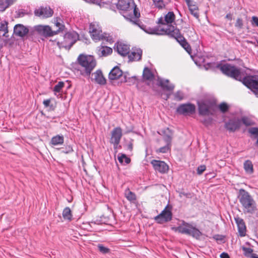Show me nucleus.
Segmentation results:
<instances>
[{
    "mask_svg": "<svg viewBox=\"0 0 258 258\" xmlns=\"http://www.w3.org/2000/svg\"><path fill=\"white\" fill-rule=\"evenodd\" d=\"M148 33L151 34L159 35H168L176 39L181 46L190 54L191 48L185 38L180 34L179 30L173 26H170L168 28H161L160 27L149 29Z\"/></svg>",
    "mask_w": 258,
    "mask_h": 258,
    "instance_id": "obj_1",
    "label": "nucleus"
},
{
    "mask_svg": "<svg viewBox=\"0 0 258 258\" xmlns=\"http://www.w3.org/2000/svg\"><path fill=\"white\" fill-rule=\"evenodd\" d=\"M78 61L87 75H90L96 65V60L92 55H80Z\"/></svg>",
    "mask_w": 258,
    "mask_h": 258,
    "instance_id": "obj_2",
    "label": "nucleus"
},
{
    "mask_svg": "<svg viewBox=\"0 0 258 258\" xmlns=\"http://www.w3.org/2000/svg\"><path fill=\"white\" fill-rule=\"evenodd\" d=\"M240 203L247 213H252L256 209L255 203L249 193L244 190L240 191Z\"/></svg>",
    "mask_w": 258,
    "mask_h": 258,
    "instance_id": "obj_3",
    "label": "nucleus"
},
{
    "mask_svg": "<svg viewBox=\"0 0 258 258\" xmlns=\"http://www.w3.org/2000/svg\"><path fill=\"white\" fill-rule=\"evenodd\" d=\"M216 107L213 101L206 100L198 103L199 112L201 115H213Z\"/></svg>",
    "mask_w": 258,
    "mask_h": 258,
    "instance_id": "obj_4",
    "label": "nucleus"
},
{
    "mask_svg": "<svg viewBox=\"0 0 258 258\" xmlns=\"http://www.w3.org/2000/svg\"><path fill=\"white\" fill-rule=\"evenodd\" d=\"M89 33L93 40L98 41L102 40H108L106 35L103 33L102 28L98 23L93 22L90 24Z\"/></svg>",
    "mask_w": 258,
    "mask_h": 258,
    "instance_id": "obj_5",
    "label": "nucleus"
},
{
    "mask_svg": "<svg viewBox=\"0 0 258 258\" xmlns=\"http://www.w3.org/2000/svg\"><path fill=\"white\" fill-rule=\"evenodd\" d=\"M79 35L75 32L67 33L63 37V40L57 42V45L60 48H64L70 49L78 39Z\"/></svg>",
    "mask_w": 258,
    "mask_h": 258,
    "instance_id": "obj_6",
    "label": "nucleus"
},
{
    "mask_svg": "<svg viewBox=\"0 0 258 258\" xmlns=\"http://www.w3.org/2000/svg\"><path fill=\"white\" fill-rule=\"evenodd\" d=\"M220 70L224 74L238 81H241L243 79L240 70L234 66L226 64L221 66Z\"/></svg>",
    "mask_w": 258,
    "mask_h": 258,
    "instance_id": "obj_7",
    "label": "nucleus"
},
{
    "mask_svg": "<svg viewBox=\"0 0 258 258\" xmlns=\"http://www.w3.org/2000/svg\"><path fill=\"white\" fill-rule=\"evenodd\" d=\"M242 83L258 95V76H247L243 78Z\"/></svg>",
    "mask_w": 258,
    "mask_h": 258,
    "instance_id": "obj_8",
    "label": "nucleus"
},
{
    "mask_svg": "<svg viewBox=\"0 0 258 258\" xmlns=\"http://www.w3.org/2000/svg\"><path fill=\"white\" fill-rule=\"evenodd\" d=\"M172 217L171 208L167 205L160 214L154 217V220L157 223L163 224L171 221Z\"/></svg>",
    "mask_w": 258,
    "mask_h": 258,
    "instance_id": "obj_9",
    "label": "nucleus"
},
{
    "mask_svg": "<svg viewBox=\"0 0 258 258\" xmlns=\"http://www.w3.org/2000/svg\"><path fill=\"white\" fill-rule=\"evenodd\" d=\"M122 136V130L119 126L114 128L111 132L110 142L113 145L114 149H117Z\"/></svg>",
    "mask_w": 258,
    "mask_h": 258,
    "instance_id": "obj_10",
    "label": "nucleus"
},
{
    "mask_svg": "<svg viewBox=\"0 0 258 258\" xmlns=\"http://www.w3.org/2000/svg\"><path fill=\"white\" fill-rule=\"evenodd\" d=\"M34 14L36 17L41 19H46L51 17L53 11L50 7H41L35 9Z\"/></svg>",
    "mask_w": 258,
    "mask_h": 258,
    "instance_id": "obj_11",
    "label": "nucleus"
},
{
    "mask_svg": "<svg viewBox=\"0 0 258 258\" xmlns=\"http://www.w3.org/2000/svg\"><path fill=\"white\" fill-rule=\"evenodd\" d=\"M175 20V15L173 12H169L166 14L164 17L160 18L157 22L158 24H161L163 25H167L166 28H168L170 26H172L171 24L174 22ZM156 27V28L158 27ZM161 28H165V27H161Z\"/></svg>",
    "mask_w": 258,
    "mask_h": 258,
    "instance_id": "obj_12",
    "label": "nucleus"
},
{
    "mask_svg": "<svg viewBox=\"0 0 258 258\" xmlns=\"http://www.w3.org/2000/svg\"><path fill=\"white\" fill-rule=\"evenodd\" d=\"M35 30L40 35L44 37H51L56 35L50 27L47 25H37L34 27Z\"/></svg>",
    "mask_w": 258,
    "mask_h": 258,
    "instance_id": "obj_13",
    "label": "nucleus"
},
{
    "mask_svg": "<svg viewBox=\"0 0 258 258\" xmlns=\"http://www.w3.org/2000/svg\"><path fill=\"white\" fill-rule=\"evenodd\" d=\"M195 110V105L190 103L181 104L177 108L178 113L185 115L193 114Z\"/></svg>",
    "mask_w": 258,
    "mask_h": 258,
    "instance_id": "obj_14",
    "label": "nucleus"
},
{
    "mask_svg": "<svg viewBox=\"0 0 258 258\" xmlns=\"http://www.w3.org/2000/svg\"><path fill=\"white\" fill-rule=\"evenodd\" d=\"M117 9L122 11H130L135 7L134 0H119L116 4Z\"/></svg>",
    "mask_w": 258,
    "mask_h": 258,
    "instance_id": "obj_15",
    "label": "nucleus"
},
{
    "mask_svg": "<svg viewBox=\"0 0 258 258\" xmlns=\"http://www.w3.org/2000/svg\"><path fill=\"white\" fill-rule=\"evenodd\" d=\"M151 163L154 169L160 173H165L168 171V165L164 161L153 160Z\"/></svg>",
    "mask_w": 258,
    "mask_h": 258,
    "instance_id": "obj_16",
    "label": "nucleus"
},
{
    "mask_svg": "<svg viewBox=\"0 0 258 258\" xmlns=\"http://www.w3.org/2000/svg\"><path fill=\"white\" fill-rule=\"evenodd\" d=\"M241 125V121L239 119H231L225 124V128L230 132H234L239 129Z\"/></svg>",
    "mask_w": 258,
    "mask_h": 258,
    "instance_id": "obj_17",
    "label": "nucleus"
},
{
    "mask_svg": "<svg viewBox=\"0 0 258 258\" xmlns=\"http://www.w3.org/2000/svg\"><path fill=\"white\" fill-rule=\"evenodd\" d=\"M116 49L117 52L122 56L128 54L130 51V46L122 42H117L116 43Z\"/></svg>",
    "mask_w": 258,
    "mask_h": 258,
    "instance_id": "obj_18",
    "label": "nucleus"
},
{
    "mask_svg": "<svg viewBox=\"0 0 258 258\" xmlns=\"http://www.w3.org/2000/svg\"><path fill=\"white\" fill-rule=\"evenodd\" d=\"M29 32V29L22 24H17L14 28V34L20 37L25 36Z\"/></svg>",
    "mask_w": 258,
    "mask_h": 258,
    "instance_id": "obj_19",
    "label": "nucleus"
},
{
    "mask_svg": "<svg viewBox=\"0 0 258 258\" xmlns=\"http://www.w3.org/2000/svg\"><path fill=\"white\" fill-rule=\"evenodd\" d=\"M235 219L237 225L239 236L241 237L244 236L246 234V228L243 220L238 217Z\"/></svg>",
    "mask_w": 258,
    "mask_h": 258,
    "instance_id": "obj_20",
    "label": "nucleus"
},
{
    "mask_svg": "<svg viewBox=\"0 0 258 258\" xmlns=\"http://www.w3.org/2000/svg\"><path fill=\"white\" fill-rule=\"evenodd\" d=\"M122 75V72L118 67H115L110 72L108 78L111 80L118 79Z\"/></svg>",
    "mask_w": 258,
    "mask_h": 258,
    "instance_id": "obj_21",
    "label": "nucleus"
},
{
    "mask_svg": "<svg viewBox=\"0 0 258 258\" xmlns=\"http://www.w3.org/2000/svg\"><path fill=\"white\" fill-rule=\"evenodd\" d=\"M142 50L139 48L133 50L129 55L128 58L131 61H138L141 59Z\"/></svg>",
    "mask_w": 258,
    "mask_h": 258,
    "instance_id": "obj_22",
    "label": "nucleus"
},
{
    "mask_svg": "<svg viewBox=\"0 0 258 258\" xmlns=\"http://www.w3.org/2000/svg\"><path fill=\"white\" fill-rule=\"evenodd\" d=\"M159 85L163 90L169 92L172 91L174 88V86L167 79L160 80Z\"/></svg>",
    "mask_w": 258,
    "mask_h": 258,
    "instance_id": "obj_23",
    "label": "nucleus"
},
{
    "mask_svg": "<svg viewBox=\"0 0 258 258\" xmlns=\"http://www.w3.org/2000/svg\"><path fill=\"white\" fill-rule=\"evenodd\" d=\"M95 82L100 85L106 84V79L104 77L102 72L100 70L96 71L93 75Z\"/></svg>",
    "mask_w": 258,
    "mask_h": 258,
    "instance_id": "obj_24",
    "label": "nucleus"
},
{
    "mask_svg": "<svg viewBox=\"0 0 258 258\" xmlns=\"http://www.w3.org/2000/svg\"><path fill=\"white\" fill-rule=\"evenodd\" d=\"M154 79V75L151 70L146 67L144 69L143 72V80L144 81H152Z\"/></svg>",
    "mask_w": 258,
    "mask_h": 258,
    "instance_id": "obj_25",
    "label": "nucleus"
},
{
    "mask_svg": "<svg viewBox=\"0 0 258 258\" xmlns=\"http://www.w3.org/2000/svg\"><path fill=\"white\" fill-rule=\"evenodd\" d=\"M162 133L166 143L168 145L171 144L173 135L172 131L167 127L162 130Z\"/></svg>",
    "mask_w": 258,
    "mask_h": 258,
    "instance_id": "obj_26",
    "label": "nucleus"
},
{
    "mask_svg": "<svg viewBox=\"0 0 258 258\" xmlns=\"http://www.w3.org/2000/svg\"><path fill=\"white\" fill-rule=\"evenodd\" d=\"M243 168L245 172L247 174H251L254 172L253 164L249 160H247L244 162Z\"/></svg>",
    "mask_w": 258,
    "mask_h": 258,
    "instance_id": "obj_27",
    "label": "nucleus"
},
{
    "mask_svg": "<svg viewBox=\"0 0 258 258\" xmlns=\"http://www.w3.org/2000/svg\"><path fill=\"white\" fill-rule=\"evenodd\" d=\"M63 142V137L62 136L56 135L51 138L50 144L53 146H57L62 145Z\"/></svg>",
    "mask_w": 258,
    "mask_h": 258,
    "instance_id": "obj_28",
    "label": "nucleus"
},
{
    "mask_svg": "<svg viewBox=\"0 0 258 258\" xmlns=\"http://www.w3.org/2000/svg\"><path fill=\"white\" fill-rule=\"evenodd\" d=\"M187 5L191 14L195 18L197 19L199 18V13L198 6L196 5L192 4V2L190 4H187Z\"/></svg>",
    "mask_w": 258,
    "mask_h": 258,
    "instance_id": "obj_29",
    "label": "nucleus"
},
{
    "mask_svg": "<svg viewBox=\"0 0 258 258\" xmlns=\"http://www.w3.org/2000/svg\"><path fill=\"white\" fill-rule=\"evenodd\" d=\"M62 217L64 220H68L69 221H72L73 218V215L72 211L69 207L65 208L62 211Z\"/></svg>",
    "mask_w": 258,
    "mask_h": 258,
    "instance_id": "obj_30",
    "label": "nucleus"
},
{
    "mask_svg": "<svg viewBox=\"0 0 258 258\" xmlns=\"http://www.w3.org/2000/svg\"><path fill=\"white\" fill-rule=\"evenodd\" d=\"M99 52L101 56H106L112 53V49L108 46H101L99 49Z\"/></svg>",
    "mask_w": 258,
    "mask_h": 258,
    "instance_id": "obj_31",
    "label": "nucleus"
},
{
    "mask_svg": "<svg viewBox=\"0 0 258 258\" xmlns=\"http://www.w3.org/2000/svg\"><path fill=\"white\" fill-rule=\"evenodd\" d=\"M191 226V225L188 224H184L181 226H178L177 228V230L180 233L188 234L189 232Z\"/></svg>",
    "mask_w": 258,
    "mask_h": 258,
    "instance_id": "obj_32",
    "label": "nucleus"
},
{
    "mask_svg": "<svg viewBox=\"0 0 258 258\" xmlns=\"http://www.w3.org/2000/svg\"><path fill=\"white\" fill-rule=\"evenodd\" d=\"M124 195L125 198L130 202H133L136 200L135 194L131 191L129 188L125 189Z\"/></svg>",
    "mask_w": 258,
    "mask_h": 258,
    "instance_id": "obj_33",
    "label": "nucleus"
},
{
    "mask_svg": "<svg viewBox=\"0 0 258 258\" xmlns=\"http://www.w3.org/2000/svg\"><path fill=\"white\" fill-rule=\"evenodd\" d=\"M188 235H191L193 237L198 238L201 235V232L197 229H196L195 227H193L192 226H191V228L190 229L189 232L188 234Z\"/></svg>",
    "mask_w": 258,
    "mask_h": 258,
    "instance_id": "obj_34",
    "label": "nucleus"
},
{
    "mask_svg": "<svg viewBox=\"0 0 258 258\" xmlns=\"http://www.w3.org/2000/svg\"><path fill=\"white\" fill-rule=\"evenodd\" d=\"M188 235H191L193 237L198 238L201 235V232L197 229H196L195 227H193L192 226H191V228L190 229L189 232L188 234Z\"/></svg>",
    "mask_w": 258,
    "mask_h": 258,
    "instance_id": "obj_35",
    "label": "nucleus"
},
{
    "mask_svg": "<svg viewBox=\"0 0 258 258\" xmlns=\"http://www.w3.org/2000/svg\"><path fill=\"white\" fill-rule=\"evenodd\" d=\"M155 7L158 9L161 10L165 7V4L163 0H153Z\"/></svg>",
    "mask_w": 258,
    "mask_h": 258,
    "instance_id": "obj_36",
    "label": "nucleus"
},
{
    "mask_svg": "<svg viewBox=\"0 0 258 258\" xmlns=\"http://www.w3.org/2000/svg\"><path fill=\"white\" fill-rule=\"evenodd\" d=\"M118 160L121 164H123L124 162L127 164L131 162V159L123 154L118 157Z\"/></svg>",
    "mask_w": 258,
    "mask_h": 258,
    "instance_id": "obj_37",
    "label": "nucleus"
},
{
    "mask_svg": "<svg viewBox=\"0 0 258 258\" xmlns=\"http://www.w3.org/2000/svg\"><path fill=\"white\" fill-rule=\"evenodd\" d=\"M54 26L56 27V29L53 31L56 32V34L62 31L64 28V26L59 22H58L57 19H56Z\"/></svg>",
    "mask_w": 258,
    "mask_h": 258,
    "instance_id": "obj_38",
    "label": "nucleus"
},
{
    "mask_svg": "<svg viewBox=\"0 0 258 258\" xmlns=\"http://www.w3.org/2000/svg\"><path fill=\"white\" fill-rule=\"evenodd\" d=\"M171 144L168 145L166 143V146L161 147L156 150L157 153H165L168 152L171 148Z\"/></svg>",
    "mask_w": 258,
    "mask_h": 258,
    "instance_id": "obj_39",
    "label": "nucleus"
},
{
    "mask_svg": "<svg viewBox=\"0 0 258 258\" xmlns=\"http://www.w3.org/2000/svg\"><path fill=\"white\" fill-rule=\"evenodd\" d=\"M219 109L222 113H225L228 111L229 108V105L225 102H222L219 105Z\"/></svg>",
    "mask_w": 258,
    "mask_h": 258,
    "instance_id": "obj_40",
    "label": "nucleus"
},
{
    "mask_svg": "<svg viewBox=\"0 0 258 258\" xmlns=\"http://www.w3.org/2000/svg\"><path fill=\"white\" fill-rule=\"evenodd\" d=\"M244 254L247 257H251L253 254V249L250 247H242Z\"/></svg>",
    "mask_w": 258,
    "mask_h": 258,
    "instance_id": "obj_41",
    "label": "nucleus"
},
{
    "mask_svg": "<svg viewBox=\"0 0 258 258\" xmlns=\"http://www.w3.org/2000/svg\"><path fill=\"white\" fill-rule=\"evenodd\" d=\"M51 99H46L43 101V104L45 107H49L50 110H54L56 106L53 104H50Z\"/></svg>",
    "mask_w": 258,
    "mask_h": 258,
    "instance_id": "obj_42",
    "label": "nucleus"
},
{
    "mask_svg": "<svg viewBox=\"0 0 258 258\" xmlns=\"http://www.w3.org/2000/svg\"><path fill=\"white\" fill-rule=\"evenodd\" d=\"M241 121H242V123L245 126H251V125H252L254 124V122L247 117H243L241 118Z\"/></svg>",
    "mask_w": 258,
    "mask_h": 258,
    "instance_id": "obj_43",
    "label": "nucleus"
},
{
    "mask_svg": "<svg viewBox=\"0 0 258 258\" xmlns=\"http://www.w3.org/2000/svg\"><path fill=\"white\" fill-rule=\"evenodd\" d=\"M64 84L63 82H59L53 88V91L59 93L64 87Z\"/></svg>",
    "mask_w": 258,
    "mask_h": 258,
    "instance_id": "obj_44",
    "label": "nucleus"
},
{
    "mask_svg": "<svg viewBox=\"0 0 258 258\" xmlns=\"http://www.w3.org/2000/svg\"><path fill=\"white\" fill-rule=\"evenodd\" d=\"M99 251L103 254L107 253L110 252V249L104 246L102 244H98L97 246Z\"/></svg>",
    "mask_w": 258,
    "mask_h": 258,
    "instance_id": "obj_45",
    "label": "nucleus"
},
{
    "mask_svg": "<svg viewBox=\"0 0 258 258\" xmlns=\"http://www.w3.org/2000/svg\"><path fill=\"white\" fill-rule=\"evenodd\" d=\"M243 26V21L242 18H238L235 24V27L238 29L242 28Z\"/></svg>",
    "mask_w": 258,
    "mask_h": 258,
    "instance_id": "obj_46",
    "label": "nucleus"
},
{
    "mask_svg": "<svg viewBox=\"0 0 258 258\" xmlns=\"http://www.w3.org/2000/svg\"><path fill=\"white\" fill-rule=\"evenodd\" d=\"M0 31L4 32L3 36H6V34L8 33L7 23L2 24L0 27Z\"/></svg>",
    "mask_w": 258,
    "mask_h": 258,
    "instance_id": "obj_47",
    "label": "nucleus"
},
{
    "mask_svg": "<svg viewBox=\"0 0 258 258\" xmlns=\"http://www.w3.org/2000/svg\"><path fill=\"white\" fill-rule=\"evenodd\" d=\"M248 132L251 135L258 136V128L257 127H251L248 129Z\"/></svg>",
    "mask_w": 258,
    "mask_h": 258,
    "instance_id": "obj_48",
    "label": "nucleus"
},
{
    "mask_svg": "<svg viewBox=\"0 0 258 258\" xmlns=\"http://www.w3.org/2000/svg\"><path fill=\"white\" fill-rule=\"evenodd\" d=\"M206 169V167L205 165H202L198 167L197 173L199 175L202 174Z\"/></svg>",
    "mask_w": 258,
    "mask_h": 258,
    "instance_id": "obj_49",
    "label": "nucleus"
},
{
    "mask_svg": "<svg viewBox=\"0 0 258 258\" xmlns=\"http://www.w3.org/2000/svg\"><path fill=\"white\" fill-rule=\"evenodd\" d=\"M130 11L133 12L134 15L136 18H138L140 16V14L138 12V9L135 4V7L133 9H131Z\"/></svg>",
    "mask_w": 258,
    "mask_h": 258,
    "instance_id": "obj_50",
    "label": "nucleus"
},
{
    "mask_svg": "<svg viewBox=\"0 0 258 258\" xmlns=\"http://www.w3.org/2000/svg\"><path fill=\"white\" fill-rule=\"evenodd\" d=\"M251 25L254 26L258 27V17L252 16L251 21Z\"/></svg>",
    "mask_w": 258,
    "mask_h": 258,
    "instance_id": "obj_51",
    "label": "nucleus"
},
{
    "mask_svg": "<svg viewBox=\"0 0 258 258\" xmlns=\"http://www.w3.org/2000/svg\"><path fill=\"white\" fill-rule=\"evenodd\" d=\"M6 2L5 0H0V8L2 9V11H4L6 10L8 7L7 5H6Z\"/></svg>",
    "mask_w": 258,
    "mask_h": 258,
    "instance_id": "obj_52",
    "label": "nucleus"
},
{
    "mask_svg": "<svg viewBox=\"0 0 258 258\" xmlns=\"http://www.w3.org/2000/svg\"><path fill=\"white\" fill-rule=\"evenodd\" d=\"M67 151H63L62 152L64 154H68L72 152L73 151V148L71 146H68L66 147Z\"/></svg>",
    "mask_w": 258,
    "mask_h": 258,
    "instance_id": "obj_53",
    "label": "nucleus"
},
{
    "mask_svg": "<svg viewBox=\"0 0 258 258\" xmlns=\"http://www.w3.org/2000/svg\"><path fill=\"white\" fill-rule=\"evenodd\" d=\"M212 118H209L208 119H205L203 121V123L206 126H208L209 125H210L211 122H212Z\"/></svg>",
    "mask_w": 258,
    "mask_h": 258,
    "instance_id": "obj_54",
    "label": "nucleus"
},
{
    "mask_svg": "<svg viewBox=\"0 0 258 258\" xmlns=\"http://www.w3.org/2000/svg\"><path fill=\"white\" fill-rule=\"evenodd\" d=\"M175 97L176 99H177L179 100H181L183 98V96L180 95V93L178 92L175 94Z\"/></svg>",
    "mask_w": 258,
    "mask_h": 258,
    "instance_id": "obj_55",
    "label": "nucleus"
},
{
    "mask_svg": "<svg viewBox=\"0 0 258 258\" xmlns=\"http://www.w3.org/2000/svg\"><path fill=\"white\" fill-rule=\"evenodd\" d=\"M220 257L221 258H230L229 255L226 252H222L220 254Z\"/></svg>",
    "mask_w": 258,
    "mask_h": 258,
    "instance_id": "obj_56",
    "label": "nucleus"
},
{
    "mask_svg": "<svg viewBox=\"0 0 258 258\" xmlns=\"http://www.w3.org/2000/svg\"><path fill=\"white\" fill-rule=\"evenodd\" d=\"M127 149L130 150V151H132L133 149V144L132 143H130L127 145Z\"/></svg>",
    "mask_w": 258,
    "mask_h": 258,
    "instance_id": "obj_57",
    "label": "nucleus"
},
{
    "mask_svg": "<svg viewBox=\"0 0 258 258\" xmlns=\"http://www.w3.org/2000/svg\"><path fill=\"white\" fill-rule=\"evenodd\" d=\"M226 18H227L230 20H231L232 19V16L230 13H229L226 15Z\"/></svg>",
    "mask_w": 258,
    "mask_h": 258,
    "instance_id": "obj_58",
    "label": "nucleus"
},
{
    "mask_svg": "<svg viewBox=\"0 0 258 258\" xmlns=\"http://www.w3.org/2000/svg\"><path fill=\"white\" fill-rule=\"evenodd\" d=\"M250 257H252V258H258V255L255 254V253H253L251 255Z\"/></svg>",
    "mask_w": 258,
    "mask_h": 258,
    "instance_id": "obj_59",
    "label": "nucleus"
},
{
    "mask_svg": "<svg viewBox=\"0 0 258 258\" xmlns=\"http://www.w3.org/2000/svg\"><path fill=\"white\" fill-rule=\"evenodd\" d=\"M186 4H190V3H191L192 2L190 1V0H185Z\"/></svg>",
    "mask_w": 258,
    "mask_h": 258,
    "instance_id": "obj_60",
    "label": "nucleus"
},
{
    "mask_svg": "<svg viewBox=\"0 0 258 258\" xmlns=\"http://www.w3.org/2000/svg\"><path fill=\"white\" fill-rule=\"evenodd\" d=\"M256 144L258 146V139L257 140V141H256Z\"/></svg>",
    "mask_w": 258,
    "mask_h": 258,
    "instance_id": "obj_61",
    "label": "nucleus"
},
{
    "mask_svg": "<svg viewBox=\"0 0 258 258\" xmlns=\"http://www.w3.org/2000/svg\"><path fill=\"white\" fill-rule=\"evenodd\" d=\"M181 194H182L183 195H185L184 193H181Z\"/></svg>",
    "mask_w": 258,
    "mask_h": 258,
    "instance_id": "obj_62",
    "label": "nucleus"
}]
</instances>
